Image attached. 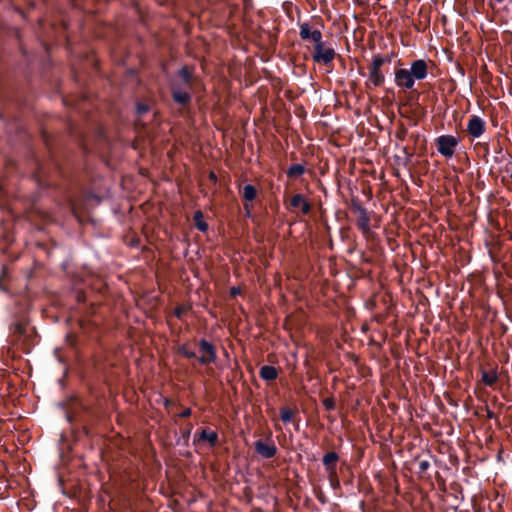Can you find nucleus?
Segmentation results:
<instances>
[{"label":"nucleus","instance_id":"f257e3e1","mask_svg":"<svg viewBox=\"0 0 512 512\" xmlns=\"http://www.w3.org/2000/svg\"><path fill=\"white\" fill-rule=\"evenodd\" d=\"M191 79L192 76L186 67L179 70L178 80L172 83V97L176 103L186 105L190 102Z\"/></svg>","mask_w":512,"mask_h":512},{"label":"nucleus","instance_id":"f03ea898","mask_svg":"<svg viewBox=\"0 0 512 512\" xmlns=\"http://www.w3.org/2000/svg\"><path fill=\"white\" fill-rule=\"evenodd\" d=\"M388 62H390V59L385 58L381 55H375L373 57L372 62L369 66L368 79L365 83L367 88L379 87L384 83L385 76L381 70V67Z\"/></svg>","mask_w":512,"mask_h":512},{"label":"nucleus","instance_id":"7ed1b4c3","mask_svg":"<svg viewBox=\"0 0 512 512\" xmlns=\"http://www.w3.org/2000/svg\"><path fill=\"white\" fill-rule=\"evenodd\" d=\"M335 56L336 52L334 48L330 44L323 42L322 39L314 44V51L312 54L314 62L328 65L334 60Z\"/></svg>","mask_w":512,"mask_h":512},{"label":"nucleus","instance_id":"20e7f679","mask_svg":"<svg viewBox=\"0 0 512 512\" xmlns=\"http://www.w3.org/2000/svg\"><path fill=\"white\" fill-rule=\"evenodd\" d=\"M458 144V138L452 135H441L436 139L437 151L446 158L454 155Z\"/></svg>","mask_w":512,"mask_h":512},{"label":"nucleus","instance_id":"39448f33","mask_svg":"<svg viewBox=\"0 0 512 512\" xmlns=\"http://www.w3.org/2000/svg\"><path fill=\"white\" fill-rule=\"evenodd\" d=\"M395 85L402 90H411L414 87L415 80L406 68L396 69L394 72Z\"/></svg>","mask_w":512,"mask_h":512},{"label":"nucleus","instance_id":"423d86ee","mask_svg":"<svg viewBox=\"0 0 512 512\" xmlns=\"http://www.w3.org/2000/svg\"><path fill=\"white\" fill-rule=\"evenodd\" d=\"M355 211L357 213L356 224L358 229L362 232L364 236H368L371 234L370 228V216L365 208L362 206H356Z\"/></svg>","mask_w":512,"mask_h":512},{"label":"nucleus","instance_id":"0eeeda50","mask_svg":"<svg viewBox=\"0 0 512 512\" xmlns=\"http://www.w3.org/2000/svg\"><path fill=\"white\" fill-rule=\"evenodd\" d=\"M299 36L304 41H312L314 44L323 38L319 29H314L307 22L299 24Z\"/></svg>","mask_w":512,"mask_h":512},{"label":"nucleus","instance_id":"6e6552de","mask_svg":"<svg viewBox=\"0 0 512 512\" xmlns=\"http://www.w3.org/2000/svg\"><path fill=\"white\" fill-rule=\"evenodd\" d=\"M200 350L202 355L198 358V361L202 365H207L210 363H214L216 360V351L212 344L207 342L205 339H202L199 343Z\"/></svg>","mask_w":512,"mask_h":512},{"label":"nucleus","instance_id":"1a4fd4ad","mask_svg":"<svg viewBox=\"0 0 512 512\" xmlns=\"http://www.w3.org/2000/svg\"><path fill=\"white\" fill-rule=\"evenodd\" d=\"M413 79L423 80L428 74V65L425 60L418 59L411 63L410 69H408Z\"/></svg>","mask_w":512,"mask_h":512},{"label":"nucleus","instance_id":"9d476101","mask_svg":"<svg viewBox=\"0 0 512 512\" xmlns=\"http://www.w3.org/2000/svg\"><path fill=\"white\" fill-rule=\"evenodd\" d=\"M255 451L263 458L269 459L276 455L277 447L272 442L258 440L254 444Z\"/></svg>","mask_w":512,"mask_h":512},{"label":"nucleus","instance_id":"9b49d317","mask_svg":"<svg viewBox=\"0 0 512 512\" xmlns=\"http://www.w3.org/2000/svg\"><path fill=\"white\" fill-rule=\"evenodd\" d=\"M467 131L473 138H479L485 131V123L478 116H472L467 124Z\"/></svg>","mask_w":512,"mask_h":512},{"label":"nucleus","instance_id":"f8f14e48","mask_svg":"<svg viewBox=\"0 0 512 512\" xmlns=\"http://www.w3.org/2000/svg\"><path fill=\"white\" fill-rule=\"evenodd\" d=\"M290 207L299 210L302 214L307 215L311 211V204L301 194H295L290 200Z\"/></svg>","mask_w":512,"mask_h":512},{"label":"nucleus","instance_id":"ddd939ff","mask_svg":"<svg viewBox=\"0 0 512 512\" xmlns=\"http://www.w3.org/2000/svg\"><path fill=\"white\" fill-rule=\"evenodd\" d=\"M199 441H206L211 447L215 446L218 442V434L215 431L203 429L198 436Z\"/></svg>","mask_w":512,"mask_h":512},{"label":"nucleus","instance_id":"4468645a","mask_svg":"<svg viewBox=\"0 0 512 512\" xmlns=\"http://www.w3.org/2000/svg\"><path fill=\"white\" fill-rule=\"evenodd\" d=\"M259 375L263 380L272 381L277 378L278 372L274 366L265 365L260 368Z\"/></svg>","mask_w":512,"mask_h":512},{"label":"nucleus","instance_id":"2eb2a0df","mask_svg":"<svg viewBox=\"0 0 512 512\" xmlns=\"http://www.w3.org/2000/svg\"><path fill=\"white\" fill-rule=\"evenodd\" d=\"M498 380V373L496 370H489L482 372V381L487 386H493Z\"/></svg>","mask_w":512,"mask_h":512},{"label":"nucleus","instance_id":"dca6fc26","mask_svg":"<svg viewBox=\"0 0 512 512\" xmlns=\"http://www.w3.org/2000/svg\"><path fill=\"white\" fill-rule=\"evenodd\" d=\"M241 195L246 201L252 202L257 196V190L252 184H247L242 188Z\"/></svg>","mask_w":512,"mask_h":512},{"label":"nucleus","instance_id":"f3484780","mask_svg":"<svg viewBox=\"0 0 512 512\" xmlns=\"http://www.w3.org/2000/svg\"><path fill=\"white\" fill-rule=\"evenodd\" d=\"M27 323L23 320L17 321L12 324L11 331L14 335L22 336L26 333Z\"/></svg>","mask_w":512,"mask_h":512},{"label":"nucleus","instance_id":"a211bd4d","mask_svg":"<svg viewBox=\"0 0 512 512\" xmlns=\"http://www.w3.org/2000/svg\"><path fill=\"white\" fill-rule=\"evenodd\" d=\"M305 172V167L302 164H294L287 170V175L292 178L299 177Z\"/></svg>","mask_w":512,"mask_h":512},{"label":"nucleus","instance_id":"6ab92c4d","mask_svg":"<svg viewBox=\"0 0 512 512\" xmlns=\"http://www.w3.org/2000/svg\"><path fill=\"white\" fill-rule=\"evenodd\" d=\"M194 220L196 222L197 228L204 232L208 229V225L206 222L203 221V214L201 211H196L194 214Z\"/></svg>","mask_w":512,"mask_h":512},{"label":"nucleus","instance_id":"aec40b11","mask_svg":"<svg viewBox=\"0 0 512 512\" xmlns=\"http://www.w3.org/2000/svg\"><path fill=\"white\" fill-rule=\"evenodd\" d=\"M338 460V455L335 452H328L323 457V464L329 466L331 464L336 463Z\"/></svg>","mask_w":512,"mask_h":512},{"label":"nucleus","instance_id":"412c9836","mask_svg":"<svg viewBox=\"0 0 512 512\" xmlns=\"http://www.w3.org/2000/svg\"><path fill=\"white\" fill-rule=\"evenodd\" d=\"M280 417L284 423H289L292 420L293 413L289 408H282L280 411Z\"/></svg>","mask_w":512,"mask_h":512},{"label":"nucleus","instance_id":"4be33fe9","mask_svg":"<svg viewBox=\"0 0 512 512\" xmlns=\"http://www.w3.org/2000/svg\"><path fill=\"white\" fill-rule=\"evenodd\" d=\"M179 352L188 359L194 358L196 356V353L192 350H189L186 346L180 347Z\"/></svg>","mask_w":512,"mask_h":512},{"label":"nucleus","instance_id":"5701e85b","mask_svg":"<svg viewBox=\"0 0 512 512\" xmlns=\"http://www.w3.org/2000/svg\"><path fill=\"white\" fill-rule=\"evenodd\" d=\"M323 405L327 410H332L335 407V402L332 398H325L323 400Z\"/></svg>","mask_w":512,"mask_h":512},{"label":"nucleus","instance_id":"b1692460","mask_svg":"<svg viewBox=\"0 0 512 512\" xmlns=\"http://www.w3.org/2000/svg\"><path fill=\"white\" fill-rule=\"evenodd\" d=\"M184 311H185V308H184V307H182V306H178V307H176V308H175V310H174V314H175V316H176L177 318H181V317H182V315H183V313H184Z\"/></svg>","mask_w":512,"mask_h":512},{"label":"nucleus","instance_id":"393cba45","mask_svg":"<svg viewBox=\"0 0 512 512\" xmlns=\"http://www.w3.org/2000/svg\"><path fill=\"white\" fill-rule=\"evenodd\" d=\"M137 111L141 115V114H143V113L148 111V106L144 105V104H138L137 105Z\"/></svg>","mask_w":512,"mask_h":512},{"label":"nucleus","instance_id":"a878e982","mask_svg":"<svg viewBox=\"0 0 512 512\" xmlns=\"http://www.w3.org/2000/svg\"><path fill=\"white\" fill-rule=\"evenodd\" d=\"M190 415H191V409H190V408L185 409V410L180 414V416H181V417H183V418L189 417Z\"/></svg>","mask_w":512,"mask_h":512},{"label":"nucleus","instance_id":"bb28decb","mask_svg":"<svg viewBox=\"0 0 512 512\" xmlns=\"http://www.w3.org/2000/svg\"><path fill=\"white\" fill-rule=\"evenodd\" d=\"M428 466H429V463L427 461H422L420 463L421 470H426L428 468Z\"/></svg>","mask_w":512,"mask_h":512},{"label":"nucleus","instance_id":"cd10ccee","mask_svg":"<svg viewBox=\"0 0 512 512\" xmlns=\"http://www.w3.org/2000/svg\"><path fill=\"white\" fill-rule=\"evenodd\" d=\"M487 417H488V418H490V419H492V418H494V417H495V414H494L492 411L488 410V411H487Z\"/></svg>","mask_w":512,"mask_h":512},{"label":"nucleus","instance_id":"c85d7f7f","mask_svg":"<svg viewBox=\"0 0 512 512\" xmlns=\"http://www.w3.org/2000/svg\"><path fill=\"white\" fill-rule=\"evenodd\" d=\"M232 293H233V294H237V293H239V289H237V288H233V289H232Z\"/></svg>","mask_w":512,"mask_h":512},{"label":"nucleus","instance_id":"c756f323","mask_svg":"<svg viewBox=\"0 0 512 512\" xmlns=\"http://www.w3.org/2000/svg\"><path fill=\"white\" fill-rule=\"evenodd\" d=\"M210 177H211V178H213V179H215V178H216V176H215V174H214V173H211Z\"/></svg>","mask_w":512,"mask_h":512}]
</instances>
